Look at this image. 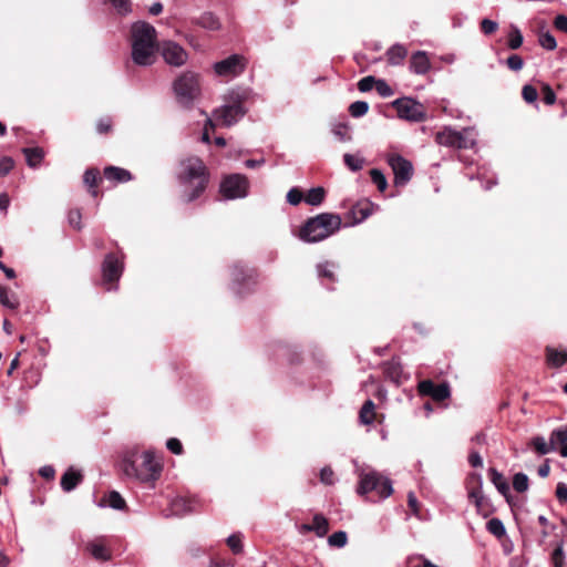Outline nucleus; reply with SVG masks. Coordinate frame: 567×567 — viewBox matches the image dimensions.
<instances>
[{"label":"nucleus","instance_id":"1","mask_svg":"<svg viewBox=\"0 0 567 567\" xmlns=\"http://www.w3.org/2000/svg\"><path fill=\"white\" fill-rule=\"evenodd\" d=\"M117 467L125 478L154 487L164 471V456L152 447L127 444L120 453Z\"/></svg>","mask_w":567,"mask_h":567},{"label":"nucleus","instance_id":"2","mask_svg":"<svg viewBox=\"0 0 567 567\" xmlns=\"http://www.w3.org/2000/svg\"><path fill=\"white\" fill-rule=\"evenodd\" d=\"M177 182L182 188L181 197L185 203L197 199L209 182V173L204 162L197 156H189L179 162Z\"/></svg>","mask_w":567,"mask_h":567},{"label":"nucleus","instance_id":"3","mask_svg":"<svg viewBox=\"0 0 567 567\" xmlns=\"http://www.w3.org/2000/svg\"><path fill=\"white\" fill-rule=\"evenodd\" d=\"M158 49L157 32L152 24L137 21L131 25V56L135 64L152 65Z\"/></svg>","mask_w":567,"mask_h":567},{"label":"nucleus","instance_id":"4","mask_svg":"<svg viewBox=\"0 0 567 567\" xmlns=\"http://www.w3.org/2000/svg\"><path fill=\"white\" fill-rule=\"evenodd\" d=\"M341 225L340 215L321 213L305 223L300 228L299 237L306 243H319L336 234Z\"/></svg>","mask_w":567,"mask_h":567},{"label":"nucleus","instance_id":"5","mask_svg":"<svg viewBox=\"0 0 567 567\" xmlns=\"http://www.w3.org/2000/svg\"><path fill=\"white\" fill-rule=\"evenodd\" d=\"M246 99L245 92L230 91L225 97V104L214 111V123L227 127L237 123L246 114L243 106Z\"/></svg>","mask_w":567,"mask_h":567},{"label":"nucleus","instance_id":"6","mask_svg":"<svg viewBox=\"0 0 567 567\" xmlns=\"http://www.w3.org/2000/svg\"><path fill=\"white\" fill-rule=\"evenodd\" d=\"M175 97L183 107H192L195 100L200 95V83L198 74L185 72L173 83Z\"/></svg>","mask_w":567,"mask_h":567},{"label":"nucleus","instance_id":"7","mask_svg":"<svg viewBox=\"0 0 567 567\" xmlns=\"http://www.w3.org/2000/svg\"><path fill=\"white\" fill-rule=\"evenodd\" d=\"M373 491L378 493L380 498H388L393 493L391 480L375 471L362 473L357 488L358 494L365 495Z\"/></svg>","mask_w":567,"mask_h":567},{"label":"nucleus","instance_id":"8","mask_svg":"<svg viewBox=\"0 0 567 567\" xmlns=\"http://www.w3.org/2000/svg\"><path fill=\"white\" fill-rule=\"evenodd\" d=\"M435 141L440 145L455 148H471L475 145V136L470 128L458 132L451 127H444L436 133Z\"/></svg>","mask_w":567,"mask_h":567},{"label":"nucleus","instance_id":"9","mask_svg":"<svg viewBox=\"0 0 567 567\" xmlns=\"http://www.w3.org/2000/svg\"><path fill=\"white\" fill-rule=\"evenodd\" d=\"M220 193L226 199L243 198L248 193V179L240 174L229 175L223 179Z\"/></svg>","mask_w":567,"mask_h":567},{"label":"nucleus","instance_id":"10","mask_svg":"<svg viewBox=\"0 0 567 567\" xmlns=\"http://www.w3.org/2000/svg\"><path fill=\"white\" fill-rule=\"evenodd\" d=\"M550 449L546 446L544 439L534 437V449L542 454L548 453L550 450L558 452L563 457H567V427H559L554 431L549 442Z\"/></svg>","mask_w":567,"mask_h":567},{"label":"nucleus","instance_id":"11","mask_svg":"<svg viewBox=\"0 0 567 567\" xmlns=\"http://www.w3.org/2000/svg\"><path fill=\"white\" fill-rule=\"evenodd\" d=\"M393 106L395 107L400 118L412 122H421L425 118L423 105L413 99H398L393 102Z\"/></svg>","mask_w":567,"mask_h":567},{"label":"nucleus","instance_id":"12","mask_svg":"<svg viewBox=\"0 0 567 567\" xmlns=\"http://www.w3.org/2000/svg\"><path fill=\"white\" fill-rule=\"evenodd\" d=\"M213 68L218 76L235 78L245 71L246 60L243 55L233 54L216 62Z\"/></svg>","mask_w":567,"mask_h":567},{"label":"nucleus","instance_id":"13","mask_svg":"<svg viewBox=\"0 0 567 567\" xmlns=\"http://www.w3.org/2000/svg\"><path fill=\"white\" fill-rule=\"evenodd\" d=\"M388 164L394 174V184L396 186L405 185L413 175V166L410 161L401 155L392 154L388 157Z\"/></svg>","mask_w":567,"mask_h":567},{"label":"nucleus","instance_id":"14","mask_svg":"<svg viewBox=\"0 0 567 567\" xmlns=\"http://www.w3.org/2000/svg\"><path fill=\"white\" fill-rule=\"evenodd\" d=\"M164 61L173 66H182L188 60V54L183 47L173 41H164L159 49Z\"/></svg>","mask_w":567,"mask_h":567},{"label":"nucleus","instance_id":"15","mask_svg":"<svg viewBox=\"0 0 567 567\" xmlns=\"http://www.w3.org/2000/svg\"><path fill=\"white\" fill-rule=\"evenodd\" d=\"M417 392L420 395L430 396L437 402H442L451 395L450 385L447 383L436 384L429 379L419 382Z\"/></svg>","mask_w":567,"mask_h":567},{"label":"nucleus","instance_id":"16","mask_svg":"<svg viewBox=\"0 0 567 567\" xmlns=\"http://www.w3.org/2000/svg\"><path fill=\"white\" fill-rule=\"evenodd\" d=\"M123 272V262L114 255L109 254L102 264V275L104 284H115Z\"/></svg>","mask_w":567,"mask_h":567},{"label":"nucleus","instance_id":"17","mask_svg":"<svg viewBox=\"0 0 567 567\" xmlns=\"http://www.w3.org/2000/svg\"><path fill=\"white\" fill-rule=\"evenodd\" d=\"M86 551L100 561H107L112 558L111 550L105 537H97L86 543Z\"/></svg>","mask_w":567,"mask_h":567},{"label":"nucleus","instance_id":"18","mask_svg":"<svg viewBox=\"0 0 567 567\" xmlns=\"http://www.w3.org/2000/svg\"><path fill=\"white\" fill-rule=\"evenodd\" d=\"M197 507V501L178 496L171 502L172 513L176 516H183L192 513Z\"/></svg>","mask_w":567,"mask_h":567},{"label":"nucleus","instance_id":"19","mask_svg":"<svg viewBox=\"0 0 567 567\" xmlns=\"http://www.w3.org/2000/svg\"><path fill=\"white\" fill-rule=\"evenodd\" d=\"M431 68L426 52L417 51L412 54L410 70L415 74H425Z\"/></svg>","mask_w":567,"mask_h":567},{"label":"nucleus","instance_id":"20","mask_svg":"<svg viewBox=\"0 0 567 567\" xmlns=\"http://www.w3.org/2000/svg\"><path fill=\"white\" fill-rule=\"evenodd\" d=\"M82 480L83 475L81 472L70 467L61 477V487L64 492H71L82 482Z\"/></svg>","mask_w":567,"mask_h":567},{"label":"nucleus","instance_id":"21","mask_svg":"<svg viewBox=\"0 0 567 567\" xmlns=\"http://www.w3.org/2000/svg\"><path fill=\"white\" fill-rule=\"evenodd\" d=\"M546 360L548 365L559 368L567 362V350L547 347Z\"/></svg>","mask_w":567,"mask_h":567},{"label":"nucleus","instance_id":"22","mask_svg":"<svg viewBox=\"0 0 567 567\" xmlns=\"http://www.w3.org/2000/svg\"><path fill=\"white\" fill-rule=\"evenodd\" d=\"M302 529L307 532H315L317 536L323 537L329 530V524L324 516L317 514L312 519V524L303 525Z\"/></svg>","mask_w":567,"mask_h":567},{"label":"nucleus","instance_id":"23","mask_svg":"<svg viewBox=\"0 0 567 567\" xmlns=\"http://www.w3.org/2000/svg\"><path fill=\"white\" fill-rule=\"evenodd\" d=\"M388 62L391 65H400L403 63L408 55V50L404 45L396 43L388 49L386 53Z\"/></svg>","mask_w":567,"mask_h":567},{"label":"nucleus","instance_id":"24","mask_svg":"<svg viewBox=\"0 0 567 567\" xmlns=\"http://www.w3.org/2000/svg\"><path fill=\"white\" fill-rule=\"evenodd\" d=\"M104 176L109 181L125 183L132 179V174L124 168L116 166H107L104 168Z\"/></svg>","mask_w":567,"mask_h":567},{"label":"nucleus","instance_id":"25","mask_svg":"<svg viewBox=\"0 0 567 567\" xmlns=\"http://www.w3.org/2000/svg\"><path fill=\"white\" fill-rule=\"evenodd\" d=\"M100 506H109L113 509L122 511L126 507V502L118 492L112 491L103 497Z\"/></svg>","mask_w":567,"mask_h":567},{"label":"nucleus","instance_id":"26","mask_svg":"<svg viewBox=\"0 0 567 567\" xmlns=\"http://www.w3.org/2000/svg\"><path fill=\"white\" fill-rule=\"evenodd\" d=\"M489 477H491V481L492 483L495 485V487L497 488V491L503 495L505 496L506 498L508 497V494H509V485L506 481V478L503 476L502 473H499L497 470L495 468H491L489 470Z\"/></svg>","mask_w":567,"mask_h":567},{"label":"nucleus","instance_id":"27","mask_svg":"<svg viewBox=\"0 0 567 567\" xmlns=\"http://www.w3.org/2000/svg\"><path fill=\"white\" fill-rule=\"evenodd\" d=\"M373 212V204L371 202H362L352 208V214L355 223H361L367 219Z\"/></svg>","mask_w":567,"mask_h":567},{"label":"nucleus","instance_id":"28","mask_svg":"<svg viewBox=\"0 0 567 567\" xmlns=\"http://www.w3.org/2000/svg\"><path fill=\"white\" fill-rule=\"evenodd\" d=\"M0 303L9 309H17L19 307L17 295L3 286H0Z\"/></svg>","mask_w":567,"mask_h":567},{"label":"nucleus","instance_id":"29","mask_svg":"<svg viewBox=\"0 0 567 567\" xmlns=\"http://www.w3.org/2000/svg\"><path fill=\"white\" fill-rule=\"evenodd\" d=\"M374 403L371 400L365 401L362 405L359 417L363 425H371L374 421Z\"/></svg>","mask_w":567,"mask_h":567},{"label":"nucleus","instance_id":"30","mask_svg":"<svg viewBox=\"0 0 567 567\" xmlns=\"http://www.w3.org/2000/svg\"><path fill=\"white\" fill-rule=\"evenodd\" d=\"M197 23L207 30L216 31L220 28V22L216 16H214L210 12L203 13L199 18Z\"/></svg>","mask_w":567,"mask_h":567},{"label":"nucleus","instance_id":"31","mask_svg":"<svg viewBox=\"0 0 567 567\" xmlns=\"http://www.w3.org/2000/svg\"><path fill=\"white\" fill-rule=\"evenodd\" d=\"M326 192L322 187L311 188L305 196V202L311 206L320 205L324 199Z\"/></svg>","mask_w":567,"mask_h":567},{"label":"nucleus","instance_id":"32","mask_svg":"<svg viewBox=\"0 0 567 567\" xmlns=\"http://www.w3.org/2000/svg\"><path fill=\"white\" fill-rule=\"evenodd\" d=\"M23 153L29 166L37 167L43 158V151L39 147L24 148Z\"/></svg>","mask_w":567,"mask_h":567},{"label":"nucleus","instance_id":"33","mask_svg":"<svg viewBox=\"0 0 567 567\" xmlns=\"http://www.w3.org/2000/svg\"><path fill=\"white\" fill-rule=\"evenodd\" d=\"M538 42L542 48L548 51H553L557 47V41L549 31H540L538 35Z\"/></svg>","mask_w":567,"mask_h":567},{"label":"nucleus","instance_id":"34","mask_svg":"<svg viewBox=\"0 0 567 567\" xmlns=\"http://www.w3.org/2000/svg\"><path fill=\"white\" fill-rule=\"evenodd\" d=\"M486 529L494 536L501 538L505 535V527L501 519L492 518L486 523Z\"/></svg>","mask_w":567,"mask_h":567},{"label":"nucleus","instance_id":"35","mask_svg":"<svg viewBox=\"0 0 567 567\" xmlns=\"http://www.w3.org/2000/svg\"><path fill=\"white\" fill-rule=\"evenodd\" d=\"M529 480L524 473H517L513 477V487L516 492L522 493L528 489Z\"/></svg>","mask_w":567,"mask_h":567},{"label":"nucleus","instance_id":"36","mask_svg":"<svg viewBox=\"0 0 567 567\" xmlns=\"http://www.w3.org/2000/svg\"><path fill=\"white\" fill-rule=\"evenodd\" d=\"M343 161L352 172L362 169L364 163L363 158L348 153L343 155Z\"/></svg>","mask_w":567,"mask_h":567},{"label":"nucleus","instance_id":"37","mask_svg":"<svg viewBox=\"0 0 567 567\" xmlns=\"http://www.w3.org/2000/svg\"><path fill=\"white\" fill-rule=\"evenodd\" d=\"M372 182L377 185L380 192H384L388 187V182L384 174L377 168L370 171Z\"/></svg>","mask_w":567,"mask_h":567},{"label":"nucleus","instance_id":"38","mask_svg":"<svg viewBox=\"0 0 567 567\" xmlns=\"http://www.w3.org/2000/svg\"><path fill=\"white\" fill-rule=\"evenodd\" d=\"M369 104L364 101H355L349 106V112L353 117H360L367 114Z\"/></svg>","mask_w":567,"mask_h":567},{"label":"nucleus","instance_id":"39","mask_svg":"<svg viewBox=\"0 0 567 567\" xmlns=\"http://www.w3.org/2000/svg\"><path fill=\"white\" fill-rule=\"evenodd\" d=\"M523 43V34L522 32L519 31V29L515 28V27H512V30L508 34V42H507V45L512 49V50H516L518 49Z\"/></svg>","mask_w":567,"mask_h":567},{"label":"nucleus","instance_id":"40","mask_svg":"<svg viewBox=\"0 0 567 567\" xmlns=\"http://www.w3.org/2000/svg\"><path fill=\"white\" fill-rule=\"evenodd\" d=\"M112 7L121 16H126L132 11V3L130 0H109Z\"/></svg>","mask_w":567,"mask_h":567},{"label":"nucleus","instance_id":"41","mask_svg":"<svg viewBox=\"0 0 567 567\" xmlns=\"http://www.w3.org/2000/svg\"><path fill=\"white\" fill-rule=\"evenodd\" d=\"M348 536L346 532L339 530L329 536L328 543L330 546L343 547L347 544Z\"/></svg>","mask_w":567,"mask_h":567},{"label":"nucleus","instance_id":"42","mask_svg":"<svg viewBox=\"0 0 567 567\" xmlns=\"http://www.w3.org/2000/svg\"><path fill=\"white\" fill-rule=\"evenodd\" d=\"M385 372L393 381L399 382L402 374V367L399 362L392 361L385 364Z\"/></svg>","mask_w":567,"mask_h":567},{"label":"nucleus","instance_id":"43","mask_svg":"<svg viewBox=\"0 0 567 567\" xmlns=\"http://www.w3.org/2000/svg\"><path fill=\"white\" fill-rule=\"evenodd\" d=\"M227 545L234 554H239L243 550L241 535L233 534L227 538Z\"/></svg>","mask_w":567,"mask_h":567},{"label":"nucleus","instance_id":"44","mask_svg":"<svg viewBox=\"0 0 567 567\" xmlns=\"http://www.w3.org/2000/svg\"><path fill=\"white\" fill-rule=\"evenodd\" d=\"M468 498L475 504L478 511L482 509L484 503V495L481 489V486L477 488H472L468 492Z\"/></svg>","mask_w":567,"mask_h":567},{"label":"nucleus","instance_id":"45","mask_svg":"<svg viewBox=\"0 0 567 567\" xmlns=\"http://www.w3.org/2000/svg\"><path fill=\"white\" fill-rule=\"evenodd\" d=\"M375 90L382 97H390L394 93L392 87L386 83V81L382 79H379L377 81Z\"/></svg>","mask_w":567,"mask_h":567},{"label":"nucleus","instance_id":"46","mask_svg":"<svg viewBox=\"0 0 567 567\" xmlns=\"http://www.w3.org/2000/svg\"><path fill=\"white\" fill-rule=\"evenodd\" d=\"M317 269H318V274L320 277H326L330 280L334 279V272H333L334 266L332 264H329V262L320 264V265H318Z\"/></svg>","mask_w":567,"mask_h":567},{"label":"nucleus","instance_id":"47","mask_svg":"<svg viewBox=\"0 0 567 567\" xmlns=\"http://www.w3.org/2000/svg\"><path fill=\"white\" fill-rule=\"evenodd\" d=\"M287 202L290 204V205H298L300 204V202L302 200L303 198V195L301 193V190L297 187H292L291 189H289V192L287 193Z\"/></svg>","mask_w":567,"mask_h":567},{"label":"nucleus","instance_id":"48","mask_svg":"<svg viewBox=\"0 0 567 567\" xmlns=\"http://www.w3.org/2000/svg\"><path fill=\"white\" fill-rule=\"evenodd\" d=\"M377 81L378 80H375L372 75L364 76L358 82V89L361 92H368L372 90L373 86L375 87Z\"/></svg>","mask_w":567,"mask_h":567},{"label":"nucleus","instance_id":"49","mask_svg":"<svg viewBox=\"0 0 567 567\" xmlns=\"http://www.w3.org/2000/svg\"><path fill=\"white\" fill-rule=\"evenodd\" d=\"M551 561L554 564L555 567H563L564 563H565V555H564V550H563V546L559 545L557 546L553 554H551Z\"/></svg>","mask_w":567,"mask_h":567},{"label":"nucleus","instance_id":"50","mask_svg":"<svg viewBox=\"0 0 567 567\" xmlns=\"http://www.w3.org/2000/svg\"><path fill=\"white\" fill-rule=\"evenodd\" d=\"M506 64L511 70L519 71L524 65V61L518 54H512L507 58Z\"/></svg>","mask_w":567,"mask_h":567},{"label":"nucleus","instance_id":"51","mask_svg":"<svg viewBox=\"0 0 567 567\" xmlns=\"http://www.w3.org/2000/svg\"><path fill=\"white\" fill-rule=\"evenodd\" d=\"M166 447L173 454L179 455L183 453L182 442L176 437H171L166 441Z\"/></svg>","mask_w":567,"mask_h":567},{"label":"nucleus","instance_id":"52","mask_svg":"<svg viewBox=\"0 0 567 567\" xmlns=\"http://www.w3.org/2000/svg\"><path fill=\"white\" fill-rule=\"evenodd\" d=\"M81 219H82V216H81V213L79 209H72L69 212L68 220H69V224L73 228H76V229L81 228Z\"/></svg>","mask_w":567,"mask_h":567},{"label":"nucleus","instance_id":"53","mask_svg":"<svg viewBox=\"0 0 567 567\" xmlns=\"http://www.w3.org/2000/svg\"><path fill=\"white\" fill-rule=\"evenodd\" d=\"M334 473L333 471L326 466L320 471V481L326 485H332L334 480Z\"/></svg>","mask_w":567,"mask_h":567},{"label":"nucleus","instance_id":"54","mask_svg":"<svg viewBox=\"0 0 567 567\" xmlns=\"http://www.w3.org/2000/svg\"><path fill=\"white\" fill-rule=\"evenodd\" d=\"M97 177H99V172L97 171H95V169H87L84 173L83 181H84V183L87 186L93 188L96 185Z\"/></svg>","mask_w":567,"mask_h":567},{"label":"nucleus","instance_id":"55","mask_svg":"<svg viewBox=\"0 0 567 567\" xmlns=\"http://www.w3.org/2000/svg\"><path fill=\"white\" fill-rule=\"evenodd\" d=\"M555 494L560 504L567 503V484L559 482L556 486Z\"/></svg>","mask_w":567,"mask_h":567},{"label":"nucleus","instance_id":"56","mask_svg":"<svg viewBox=\"0 0 567 567\" xmlns=\"http://www.w3.org/2000/svg\"><path fill=\"white\" fill-rule=\"evenodd\" d=\"M497 27H498L497 22L489 20V19H484L481 22V29L485 34L494 33L497 30Z\"/></svg>","mask_w":567,"mask_h":567},{"label":"nucleus","instance_id":"57","mask_svg":"<svg viewBox=\"0 0 567 567\" xmlns=\"http://www.w3.org/2000/svg\"><path fill=\"white\" fill-rule=\"evenodd\" d=\"M543 101L547 105H551L556 101V94L548 85L543 86Z\"/></svg>","mask_w":567,"mask_h":567},{"label":"nucleus","instance_id":"58","mask_svg":"<svg viewBox=\"0 0 567 567\" xmlns=\"http://www.w3.org/2000/svg\"><path fill=\"white\" fill-rule=\"evenodd\" d=\"M13 161L10 157H3L0 161V176L7 175L13 168Z\"/></svg>","mask_w":567,"mask_h":567},{"label":"nucleus","instance_id":"59","mask_svg":"<svg viewBox=\"0 0 567 567\" xmlns=\"http://www.w3.org/2000/svg\"><path fill=\"white\" fill-rule=\"evenodd\" d=\"M408 505L411 508L413 515H415V516L420 515L419 502H417V498H416V496H415V494L413 492H410L408 494Z\"/></svg>","mask_w":567,"mask_h":567},{"label":"nucleus","instance_id":"60","mask_svg":"<svg viewBox=\"0 0 567 567\" xmlns=\"http://www.w3.org/2000/svg\"><path fill=\"white\" fill-rule=\"evenodd\" d=\"M554 25L557 30L567 33V17L564 14H558L555 18Z\"/></svg>","mask_w":567,"mask_h":567},{"label":"nucleus","instance_id":"61","mask_svg":"<svg viewBox=\"0 0 567 567\" xmlns=\"http://www.w3.org/2000/svg\"><path fill=\"white\" fill-rule=\"evenodd\" d=\"M39 474L45 480H53L55 475V470L51 465H44L39 470Z\"/></svg>","mask_w":567,"mask_h":567},{"label":"nucleus","instance_id":"62","mask_svg":"<svg viewBox=\"0 0 567 567\" xmlns=\"http://www.w3.org/2000/svg\"><path fill=\"white\" fill-rule=\"evenodd\" d=\"M333 133L334 135L340 140V141H349L350 140V136L348 135L347 133V126L346 125H339L338 127H336L333 130Z\"/></svg>","mask_w":567,"mask_h":567},{"label":"nucleus","instance_id":"63","mask_svg":"<svg viewBox=\"0 0 567 567\" xmlns=\"http://www.w3.org/2000/svg\"><path fill=\"white\" fill-rule=\"evenodd\" d=\"M468 462L473 467H481L483 465V460L477 452H472L470 454Z\"/></svg>","mask_w":567,"mask_h":567},{"label":"nucleus","instance_id":"64","mask_svg":"<svg viewBox=\"0 0 567 567\" xmlns=\"http://www.w3.org/2000/svg\"><path fill=\"white\" fill-rule=\"evenodd\" d=\"M99 133H107L111 130V121L109 118H102L96 125Z\"/></svg>","mask_w":567,"mask_h":567}]
</instances>
